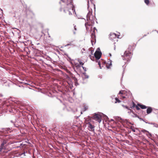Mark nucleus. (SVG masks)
<instances>
[{
    "label": "nucleus",
    "mask_w": 158,
    "mask_h": 158,
    "mask_svg": "<svg viewBox=\"0 0 158 158\" xmlns=\"http://www.w3.org/2000/svg\"><path fill=\"white\" fill-rule=\"evenodd\" d=\"M59 10L64 13L69 15H72L75 11L74 7L73 4V0H60Z\"/></svg>",
    "instance_id": "f257e3e1"
},
{
    "label": "nucleus",
    "mask_w": 158,
    "mask_h": 158,
    "mask_svg": "<svg viewBox=\"0 0 158 158\" xmlns=\"http://www.w3.org/2000/svg\"><path fill=\"white\" fill-rule=\"evenodd\" d=\"M95 20V17L92 15V11H89L87 15V22L85 23V24L87 30H89V26L90 27V29L92 28L91 26L94 24Z\"/></svg>",
    "instance_id": "f03ea898"
},
{
    "label": "nucleus",
    "mask_w": 158,
    "mask_h": 158,
    "mask_svg": "<svg viewBox=\"0 0 158 158\" xmlns=\"http://www.w3.org/2000/svg\"><path fill=\"white\" fill-rule=\"evenodd\" d=\"M132 47L131 46H129L128 50H127L124 52V55L123 56V59L124 60L127 61L130 60L132 57V54L131 51Z\"/></svg>",
    "instance_id": "7ed1b4c3"
},
{
    "label": "nucleus",
    "mask_w": 158,
    "mask_h": 158,
    "mask_svg": "<svg viewBox=\"0 0 158 158\" xmlns=\"http://www.w3.org/2000/svg\"><path fill=\"white\" fill-rule=\"evenodd\" d=\"M118 96L120 99L124 100L131 96V94L129 91H127L125 90H121L118 94Z\"/></svg>",
    "instance_id": "20e7f679"
},
{
    "label": "nucleus",
    "mask_w": 158,
    "mask_h": 158,
    "mask_svg": "<svg viewBox=\"0 0 158 158\" xmlns=\"http://www.w3.org/2000/svg\"><path fill=\"white\" fill-rule=\"evenodd\" d=\"M102 116L100 115L95 113L91 118L97 121L99 123H100L101 121Z\"/></svg>",
    "instance_id": "39448f33"
},
{
    "label": "nucleus",
    "mask_w": 158,
    "mask_h": 158,
    "mask_svg": "<svg viewBox=\"0 0 158 158\" xmlns=\"http://www.w3.org/2000/svg\"><path fill=\"white\" fill-rule=\"evenodd\" d=\"M94 56L96 59H99L101 57V53L99 51H96L94 54Z\"/></svg>",
    "instance_id": "423d86ee"
},
{
    "label": "nucleus",
    "mask_w": 158,
    "mask_h": 158,
    "mask_svg": "<svg viewBox=\"0 0 158 158\" xmlns=\"http://www.w3.org/2000/svg\"><path fill=\"white\" fill-rule=\"evenodd\" d=\"M118 37L117 35L115 33H111L110 35L109 38L111 40H113Z\"/></svg>",
    "instance_id": "0eeeda50"
},
{
    "label": "nucleus",
    "mask_w": 158,
    "mask_h": 158,
    "mask_svg": "<svg viewBox=\"0 0 158 158\" xmlns=\"http://www.w3.org/2000/svg\"><path fill=\"white\" fill-rule=\"evenodd\" d=\"M87 124L88 125V128L89 130L91 131H94L95 126L94 125H92L89 122Z\"/></svg>",
    "instance_id": "6e6552de"
},
{
    "label": "nucleus",
    "mask_w": 158,
    "mask_h": 158,
    "mask_svg": "<svg viewBox=\"0 0 158 158\" xmlns=\"http://www.w3.org/2000/svg\"><path fill=\"white\" fill-rule=\"evenodd\" d=\"M92 40H91V42L92 43L96 40V37L95 35V32L94 31H93V32L91 33V35Z\"/></svg>",
    "instance_id": "1a4fd4ad"
},
{
    "label": "nucleus",
    "mask_w": 158,
    "mask_h": 158,
    "mask_svg": "<svg viewBox=\"0 0 158 158\" xmlns=\"http://www.w3.org/2000/svg\"><path fill=\"white\" fill-rule=\"evenodd\" d=\"M111 62L112 61L110 60L109 61H108V63L106 64V66L107 68H110V66H111L112 65Z\"/></svg>",
    "instance_id": "9d476101"
},
{
    "label": "nucleus",
    "mask_w": 158,
    "mask_h": 158,
    "mask_svg": "<svg viewBox=\"0 0 158 158\" xmlns=\"http://www.w3.org/2000/svg\"><path fill=\"white\" fill-rule=\"evenodd\" d=\"M138 105L142 109H145L147 108V107L146 106L139 103L138 104Z\"/></svg>",
    "instance_id": "9b49d317"
},
{
    "label": "nucleus",
    "mask_w": 158,
    "mask_h": 158,
    "mask_svg": "<svg viewBox=\"0 0 158 158\" xmlns=\"http://www.w3.org/2000/svg\"><path fill=\"white\" fill-rule=\"evenodd\" d=\"M74 66L76 69L77 70H79L81 67V66L80 64L77 63L75 64Z\"/></svg>",
    "instance_id": "f8f14e48"
},
{
    "label": "nucleus",
    "mask_w": 158,
    "mask_h": 158,
    "mask_svg": "<svg viewBox=\"0 0 158 158\" xmlns=\"http://www.w3.org/2000/svg\"><path fill=\"white\" fill-rule=\"evenodd\" d=\"M152 111V109L151 107H148L147 110V113L148 114L150 113Z\"/></svg>",
    "instance_id": "ddd939ff"
},
{
    "label": "nucleus",
    "mask_w": 158,
    "mask_h": 158,
    "mask_svg": "<svg viewBox=\"0 0 158 158\" xmlns=\"http://www.w3.org/2000/svg\"><path fill=\"white\" fill-rule=\"evenodd\" d=\"M6 143V141H4L3 143L1 144V148L3 149L4 148V145Z\"/></svg>",
    "instance_id": "4468645a"
},
{
    "label": "nucleus",
    "mask_w": 158,
    "mask_h": 158,
    "mask_svg": "<svg viewBox=\"0 0 158 158\" xmlns=\"http://www.w3.org/2000/svg\"><path fill=\"white\" fill-rule=\"evenodd\" d=\"M115 103H119L121 102V101L117 97L115 98Z\"/></svg>",
    "instance_id": "2eb2a0df"
},
{
    "label": "nucleus",
    "mask_w": 158,
    "mask_h": 158,
    "mask_svg": "<svg viewBox=\"0 0 158 158\" xmlns=\"http://www.w3.org/2000/svg\"><path fill=\"white\" fill-rule=\"evenodd\" d=\"M83 77H84L85 78H88V77H89L88 76L86 75V74L85 73H83Z\"/></svg>",
    "instance_id": "dca6fc26"
},
{
    "label": "nucleus",
    "mask_w": 158,
    "mask_h": 158,
    "mask_svg": "<svg viewBox=\"0 0 158 158\" xmlns=\"http://www.w3.org/2000/svg\"><path fill=\"white\" fill-rule=\"evenodd\" d=\"M139 107V106H138V104L137 105V106H135V108L137 110H140V109Z\"/></svg>",
    "instance_id": "f3484780"
},
{
    "label": "nucleus",
    "mask_w": 158,
    "mask_h": 158,
    "mask_svg": "<svg viewBox=\"0 0 158 158\" xmlns=\"http://www.w3.org/2000/svg\"><path fill=\"white\" fill-rule=\"evenodd\" d=\"M88 109V106H84V111H85L86 110H87Z\"/></svg>",
    "instance_id": "a211bd4d"
},
{
    "label": "nucleus",
    "mask_w": 158,
    "mask_h": 158,
    "mask_svg": "<svg viewBox=\"0 0 158 158\" xmlns=\"http://www.w3.org/2000/svg\"><path fill=\"white\" fill-rule=\"evenodd\" d=\"M145 2L147 4H148L149 3V0H145Z\"/></svg>",
    "instance_id": "6ab92c4d"
},
{
    "label": "nucleus",
    "mask_w": 158,
    "mask_h": 158,
    "mask_svg": "<svg viewBox=\"0 0 158 158\" xmlns=\"http://www.w3.org/2000/svg\"><path fill=\"white\" fill-rule=\"evenodd\" d=\"M141 131L143 132V133H145L146 132H148L146 131V130H144V129H143Z\"/></svg>",
    "instance_id": "aec40b11"
},
{
    "label": "nucleus",
    "mask_w": 158,
    "mask_h": 158,
    "mask_svg": "<svg viewBox=\"0 0 158 158\" xmlns=\"http://www.w3.org/2000/svg\"><path fill=\"white\" fill-rule=\"evenodd\" d=\"M130 129H131L132 130V131L134 132H135V130L134 128H133V127H131L130 128Z\"/></svg>",
    "instance_id": "412c9836"
},
{
    "label": "nucleus",
    "mask_w": 158,
    "mask_h": 158,
    "mask_svg": "<svg viewBox=\"0 0 158 158\" xmlns=\"http://www.w3.org/2000/svg\"><path fill=\"white\" fill-rule=\"evenodd\" d=\"M79 64H80V65H83L84 64V63H83L82 62H81V61H79Z\"/></svg>",
    "instance_id": "4be33fe9"
},
{
    "label": "nucleus",
    "mask_w": 158,
    "mask_h": 158,
    "mask_svg": "<svg viewBox=\"0 0 158 158\" xmlns=\"http://www.w3.org/2000/svg\"><path fill=\"white\" fill-rule=\"evenodd\" d=\"M136 106V105H135V103L134 102H133V106H132V107H135Z\"/></svg>",
    "instance_id": "5701e85b"
},
{
    "label": "nucleus",
    "mask_w": 158,
    "mask_h": 158,
    "mask_svg": "<svg viewBox=\"0 0 158 158\" xmlns=\"http://www.w3.org/2000/svg\"><path fill=\"white\" fill-rule=\"evenodd\" d=\"M82 67L85 71H86V68L84 67L83 66H82Z\"/></svg>",
    "instance_id": "b1692460"
},
{
    "label": "nucleus",
    "mask_w": 158,
    "mask_h": 158,
    "mask_svg": "<svg viewBox=\"0 0 158 158\" xmlns=\"http://www.w3.org/2000/svg\"><path fill=\"white\" fill-rule=\"evenodd\" d=\"M88 0V3H89V0ZM89 0L91 2L92 4H93L94 3V0Z\"/></svg>",
    "instance_id": "393cba45"
},
{
    "label": "nucleus",
    "mask_w": 158,
    "mask_h": 158,
    "mask_svg": "<svg viewBox=\"0 0 158 158\" xmlns=\"http://www.w3.org/2000/svg\"><path fill=\"white\" fill-rule=\"evenodd\" d=\"M122 106L123 107H124L127 109H128V107L127 106H124V105H123Z\"/></svg>",
    "instance_id": "a878e982"
},
{
    "label": "nucleus",
    "mask_w": 158,
    "mask_h": 158,
    "mask_svg": "<svg viewBox=\"0 0 158 158\" xmlns=\"http://www.w3.org/2000/svg\"><path fill=\"white\" fill-rule=\"evenodd\" d=\"M98 65H99V67H100V68L101 69V65H100V62H98Z\"/></svg>",
    "instance_id": "bb28decb"
},
{
    "label": "nucleus",
    "mask_w": 158,
    "mask_h": 158,
    "mask_svg": "<svg viewBox=\"0 0 158 158\" xmlns=\"http://www.w3.org/2000/svg\"><path fill=\"white\" fill-rule=\"evenodd\" d=\"M74 29L75 30V31H76V30H77V29H76V26H74Z\"/></svg>",
    "instance_id": "cd10ccee"
},
{
    "label": "nucleus",
    "mask_w": 158,
    "mask_h": 158,
    "mask_svg": "<svg viewBox=\"0 0 158 158\" xmlns=\"http://www.w3.org/2000/svg\"><path fill=\"white\" fill-rule=\"evenodd\" d=\"M95 30H97V29H96V28L95 27H94L93 28V31H95Z\"/></svg>",
    "instance_id": "c85d7f7f"
},
{
    "label": "nucleus",
    "mask_w": 158,
    "mask_h": 158,
    "mask_svg": "<svg viewBox=\"0 0 158 158\" xmlns=\"http://www.w3.org/2000/svg\"><path fill=\"white\" fill-rule=\"evenodd\" d=\"M89 57L91 58V59L92 60V59H91V55H89Z\"/></svg>",
    "instance_id": "c756f323"
},
{
    "label": "nucleus",
    "mask_w": 158,
    "mask_h": 158,
    "mask_svg": "<svg viewBox=\"0 0 158 158\" xmlns=\"http://www.w3.org/2000/svg\"><path fill=\"white\" fill-rule=\"evenodd\" d=\"M109 55H110V56H111V54L110 53L109 54Z\"/></svg>",
    "instance_id": "7c9ffc66"
}]
</instances>
